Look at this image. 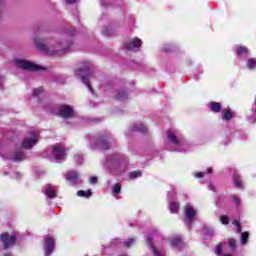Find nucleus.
<instances>
[{"label": "nucleus", "instance_id": "obj_31", "mask_svg": "<svg viewBox=\"0 0 256 256\" xmlns=\"http://www.w3.org/2000/svg\"><path fill=\"white\" fill-rule=\"evenodd\" d=\"M77 195H78V197H91L92 192H91V190H88V191L80 190L77 192Z\"/></svg>", "mask_w": 256, "mask_h": 256}, {"label": "nucleus", "instance_id": "obj_19", "mask_svg": "<svg viewBox=\"0 0 256 256\" xmlns=\"http://www.w3.org/2000/svg\"><path fill=\"white\" fill-rule=\"evenodd\" d=\"M146 243H147L149 249L152 251L154 256H165V254H163V253L157 251V249H155V246L153 245V237L152 236H147Z\"/></svg>", "mask_w": 256, "mask_h": 256}, {"label": "nucleus", "instance_id": "obj_45", "mask_svg": "<svg viewBox=\"0 0 256 256\" xmlns=\"http://www.w3.org/2000/svg\"><path fill=\"white\" fill-rule=\"evenodd\" d=\"M66 3L71 5L73 3H77V0H66Z\"/></svg>", "mask_w": 256, "mask_h": 256}, {"label": "nucleus", "instance_id": "obj_7", "mask_svg": "<svg viewBox=\"0 0 256 256\" xmlns=\"http://www.w3.org/2000/svg\"><path fill=\"white\" fill-rule=\"evenodd\" d=\"M197 217V209L190 203H187L184 207V223L185 225H191Z\"/></svg>", "mask_w": 256, "mask_h": 256}, {"label": "nucleus", "instance_id": "obj_2", "mask_svg": "<svg viewBox=\"0 0 256 256\" xmlns=\"http://www.w3.org/2000/svg\"><path fill=\"white\" fill-rule=\"evenodd\" d=\"M87 139L88 147L92 151H97V149L107 151V149H111V143H115V137L109 131H102L96 136L88 135Z\"/></svg>", "mask_w": 256, "mask_h": 256}, {"label": "nucleus", "instance_id": "obj_47", "mask_svg": "<svg viewBox=\"0 0 256 256\" xmlns=\"http://www.w3.org/2000/svg\"><path fill=\"white\" fill-rule=\"evenodd\" d=\"M100 3H101V5H102V7H105L106 4H105V2H103V0H101Z\"/></svg>", "mask_w": 256, "mask_h": 256}, {"label": "nucleus", "instance_id": "obj_40", "mask_svg": "<svg viewBox=\"0 0 256 256\" xmlns=\"http://www.w3.org/2000/svg\"><path fill=\"white\" fill-rule=\"evenodd\" d=\"M204 175H205V173H203V172H198V173L194 174L196 179H203Z\"/></svg>", "mask_w": 256, "mask_h": 256}, {"label": "nucleus", "instance_id": "obj_3", "mask_svg": "<svg viewBox=\"0 0 256 256\" xmlns=\"http://www.w3.org/2000/svg\"><path fill=\"white\" fill-rule=\"evenodd\" d=\"M167 141L173 145L172 151H185L187 149V143L185 137L179 132V130H167L166 132Z\"/></svg>", "mask_w": 256, "mask_h": 256}, {"label": "nucleus", "instance_id": "obj_46", "mask_svg": "<svg viewBox=\"0 0 256 256\" xmlns=\"http://www.w3.org/2000/svg\"><path fill=\"white\" fill-rule=\"evenodd\" d=\"M207 172H208V173H213V168H208V169H207Z\"/></svg>", "mask_w": 256, "mask_h": 256}, {"label": "nucleus", "instance_id": "obj_21", "mask_svg": "<svg viewBox=\"0 0 256 256\" xmlns=\"http://www.w3.org/2000/svg\"><path fill=\"white\" fill-rule=\"evenodd\" d=\"M131 131H138L139 133H147V126H145L143 123L134 124L131 127Z\"/></svg>", "mask_w": 256, "mask_h": 256}, {"label": "nucleus", "instance_id": "obj_32", "mask_svg": "<svg viewBox=\"0 0 256 256\" xmlns=\"http://www.w3.org/2000/svg\"><path fill=\"white\" fill-rule=\"evenodd\" d=\"M223 249H224L223 243H219V244L216 246L215 254H216L217 256L223 255Z\"/></svg>", "mask_w": 256, "mask_h": 256}, {"label": "nucleus", "instance_id": "obj_41", "mask_svg": "<svg viewBox=\"0 0 256 256\" xmlns=\"http://www.w3.org/2000/svg\"><path fill=\"white\" fill-rule=\"evenodd\" d=\"M90 183H91V185H96V183H97V176L91 177L90 178Z\"/></svg>", "mask_w": 256, "mask_h": 256}, {"label": "nucleus", "instance_id": "obj_8", "mask_svg": "<svg viewBox=\"0 0 256 256\" xmlns=\"http://www.w3.org/2000/svg\"><path fill=\"white\" fill-rule=\"evenodd\" d=\"M14 63L16 67H19L20 69H24L25 71H40V69H43V67L33 62H29L28 60L16 59Z\"/></svg>", "mask_w": 256, "mask_h": 256}, {"label": "nucleus", "instance_id": "obj_36", "mask_svg": "<svg viewBox=\"0 0 256 256\" xmlns=\"http://www.w3.org/2000/svg\"><path fill=\"white\" fill-rule=\"evenodd\" d=\"M74 160L78 163V165H81L83 163V155L81 154H76L74 156Z\"/></svg>", "mask_w": 256, "mask_h": 256}, {"label": "nucleus", "instance_id": "obj_16", "mask_svg": "<svg viewBox=\"0 0 256 256\" xmlns=\"http://www.w3.org/2000/svg\"><path fill=\"white\" fill-rule=\"evenodd\" d=\"M141 45H143V41H141V39L133 38L130 41L125 42L124 49H126V51H133V49H139Z\"/></svg>", "mask_w": 256, "mask_h": 256}, {"label": "nucleus", "instance_id": "obj_26", "mask_svg": "<svg viewBox=\"0 0 256 256\" xmlns=\"http://www.w3.org/2000/svg\"><path fill=\"white\" fill-rule=\"evenodd\" d=\"M170 244L172 247H179L180 245H183V240L179 237H174L170 240Z\"/></svg>", "mask_w": 256, "mask_h": 256}, {"label": "nucleus", "instance_id": "obj_15", "mask_svg": "<svg viewBox=\"0 0 256 256\" xmlns=\"http://www.w3.org/2000/svg\"><path fill=\"white\" fill-rule=\"evenodd\" d=\"M4 159H8V161L20 162L25 161V159H27V155H25L23 148H19L14 152L13 156H6Z\"/></svg>", "mask_w": 256, "mask_h": 256}, {"label": "nucleus", "instance_id": "obj_44", "mask_svg": "<svg viewBox=\"0 0 256 256\" xmlns=\"http://www.w3.org/2000/svg\"><path fill=\"white\" fill-rule=\"evenodd\" d=\"M208 189H210V191H215V186L213 184H209Z\"/></svg>", "mask_w": 256, "mask_h": 256}, {"label": "nucleus", "instance_id": "obj_43", "mask_svg": "<svg viewBox=\"0 0 256 256\" xmlns=\"http://www.w3.org/2000/svg\"><path fill=\"white\" fill-rule=\"evenodd\" d=\"M164 51H166V53H169V51H171V45H169V44L165 45Z\"/></svg>", "mask_w": 256, "mask_h": 256}, {"label": "nucleus", "instance_id": "obj_25", "mask_svg": "<svg viewBox=\"0 0 256 256\" xmlns=\"http://www.w3.org/2000/svg\"><path fill=\"white\" fill-rule=\"evenodd\" d=\"M247 69H250V71H253V69H256V59L255 58H249L246 63Z\"/></svg>", "mask_w": 256, "mask_h": 256}, {"label": "nucleus", "instance_id": "obj_6", "mask_svg": "<svg viewBox=\"0 0 256 256\" xmlns=\"http://www.w3.org/2000/svg\"><path fill=\"white\" fill-rule=\"evenodd\" d=\"M47 109H50V113H57L60 117H63V119H71V117L75 116L73 107L67 104H62L60 106L49 104Z\"/></svg>", "mask_w": 256, "mask_h": 256}, {"label": "nucleus", "instance_id": "obj_11", "mask_svg": "<svg viewBox=\"0 0 256 256\" xmlns=\"http://www.w3.org/2000/svg\"><path fill=\"white\" fill-rule=\"evenodd\" d=\"M168 201H169V209L172 213H179V208L181 205L179 202L173 201V199H176L177 197V192L175 191V188H171V191L168 192Z\"/></svg>", "mask_w": 256, "mask_h": 256}, {"label": "nucleus", "instance_id": "obj_13", "mask_svg": "<svg viewBox=\"0 0 256 256\" xmlns=\"http://www.w3.org/2000/svg\"><path fill=\"white\" fill-rule=\"evenodd\" d=\"M55 250V239L51 236L44 237V251L45 255L49 256Z\"/></svg>", "mask_w": 256, "mask_h": 256}, {"label": "nucleus", "instance_id": "obj_22", "mask_svg": "<svg viewBox=\"0 0 256 256\" xmlns=\"http://www.w3.org/2000/svg\"><path fill=\"white\" fill-rule=\"evenodd\" d=\"M233 182L235 187H237V189H241V187H243V182L241 181V176H239V174L234 173L233 175Z\"/></svg>", "mask_w": 256, "mask_h": 256}, {"label": "nucleus", "instance_id": "obj_1", "mask_svg": "<svg viewBox=\"0 0 256 256\" xmlns=\"http://www.w3.org/2000/svg\"><path fill=\"white\" fill-rule=\"evenodd\" d=\"M34 44L44 55H59L69 51L73 45V39H68L65 42H57L55 40H47L43 38H34Z\"/></svg>", "mask_w": 256, "mask_h": 256}, {"label": "nucleus", "instance_id": "obj_48", "mask_svg": "<svg viewBox=\"0 0 256 256\" xmlns=\"http://www.w3.org/2000/svg\"><path fill=\"white\" fill-rule=\"evenodd\" d=\"M35 35H39V32L36 31V32H35Z\"/></svg>", "mask_w": 256, "mask_h": 256}, {"label": "nucleus", "instance_id": "obj_42", "mask_svg": "<svg viewBox=\"0 0 256 256\" xmlns=\"http://www.w3.org/2000/svg\"><path fill=\"white\" fill-rule=\"evenodd\" d=\"M233 224L236 225V227H237V232H238V233H241V226L239 225V222L234 221Z\"/></svg>", "mask_w": 256, "mask_h": 256}, {"label": "nucleus", "instance_id": "obj_34", "mask_svg": "<svg viewBox=\"0 0 256 256\" xmlns=\"http://www.w3.org/2000/svg\"><path fill=\"white\" fill-rule=\"evenodd\" d=\"M141 175H142L141 171H133L129 173L130 179H137L141 177Z\"/></svg>", "mask_w": 256, "mask_h": 256}, {"label": "nucleus", "instance_id": "obj_23", "mask_svg": "<svg viewBox=\"0 0 256 256\" xmlns=\"http://www.w3.org/2000/svg\"><path fill=\"white\" fill-rule=\"evenodd\" d=\"M247 53H249V49H247V47L245 46L236 47V55H238V57H241V55H247Z\"/></svg>", "mask_w": 256, "mask_h": 256}, {"label": "nucleus", "instance_id": "obj_28", "mask_svg": "<svg viewBox=\"0 0 256 256\" xmlns=\"http://www.w3.org/2000/svg\"><path fill=\"white\" fill-rule=\"evenodd\" d=\"M249 240V232H243L240 237L241 245H247Z\"/></svg>", "mask_w": 256, "mask_h": 256}, {"label": "nucleus", "instance_id": "obj_17", "mask_svg": "<svg viewBox=\"0 0 256 256\" xmlns=\"http://www.w3.org/2000/svg\"><path fill=\"white\" fill-rule=\"evenodd\" d=\"M133 243H135V239H133V238H129L128 240H126V241H121L120 239H118V238H114V239H112V241L110 242V247H115V246H117V247H121V245H123L124 247H127V248H129V247H131V245H133Z\"/></svg>", "mask_w": 256, "mask_h": 256}, {"label": "nucleus", "instance_id": "obj_10", "mask_svg": "<svg viewBox=\"0 0 256 256\" xmlns=\"http://www.w3.org/2000/svg\"><path fill=\"white\" fill-rule=\"evenodd\" d=\"M52 157L55 159L56 163H61L67 159V152L65 147L61 145H55L52 149Z\"/></svg>", "mask_w": 256, "mask_h": 256}, {"label": "nucleus", "instance_id": "obj_4", "mask_svg": "<svg viewBox=\"0 0 256 256\" xmlns=\"http://www.w3.org/2000/svg\"><path fill=\"white\" fill-rule=\"evenodd\" d=\"M105 167L110 170L125 171L127 157L123 154H113L106 157Z\"/></svg>", "mask_w": 256, "mask_h": 256}, {"label": "nucleus", "instance_id": "obj_38", "mask_svg": "<svg viewBox=\"0 0 256 256\" xmlns=\"http://www.w3.org/2000/svg\"><path fill=\"white\" fill-rule=\"evenodd\" d=\"M232 199L236 205V207H239V205H241V199H239L238 197L236 196H232Z\"/></svg>", "mask_w": 256, "mask_h": 256}, {"label": "nucleus", "instance_id": "obj_29", "mask_svg": "<svg viewBox=\"0 0 256 256\" xmlns=\"http://www.w3.org/2000/svg\"><path fill=\"white\" fill-rule=\"evenodd\" d=\"M223 111H224V115H223L224 121H230V119L233 118V112H231V110H223Z\"/></svg>", "mask_w": 256, "mask_h": 256}, {"label": "nucleus", "instance_id": "obj_30", "mask_svg": "<svg viewBox=\"0 0 256 256\" xmlns=\"http://www.w3.org/2000/svg\"><path fill=\"white\" fill-rule=\"evenodd\" d=\"M228 247H230L231 251H235L237 249V241L235 239H228Z\"/></svg>", "mask_w": 256, "mask_h": 256}, {"label": "nucleus", "instance_id": "obj_35", "mask_svg": "<svg viewBox=\"0 0 256 256\" xmlns=\"http://www.w3.org/2000/svg\"><path fill=\"white\" fill-rule=\"evenodd\" d=\"M102 34L105 35L106 37H111V35H113V29L105 28L102 30Z\"/></svg>", "mask_w": 256, "mask_h": 256}, {"label": "nucleus", "instance_id": "obj_27", "mask_svg": "<svg viewBox=\"0 0 256 256\" xmlns=\"http://www.w3.org/2000/svg\"><path fill=\"white\" fill-rule=\"evenodd\" d=\"M119 193H121V184H114L112 187L113 197H118Z\"/></svg>", "mask_w": 256, "mask_h": 256}, {"label": "nucleus", "instance_id": "obj_12", "mask_svg": "<svg viewBox=\"0 0 256 256\" xmlns=\"http://www.w3.org/2000/svg\"><path fill=\"white\" fill-rule=\"evenodd\" d=\"M66 181H69L71 185H81L83 181H81V176L77 171H69L65 175Z\"/></svg>", "mask_w": 256, "mask_h": 256}, {"label": "nucleus", "instance_id": "obj_18", "mask_svg": "<svg viewBox=\"0 0 256 256\" xmlns=\"http://www.w3.org/2000/svg\"><path fill=\"white\" fill-rule=\"evenodd\" d=\"M45 195L46 197H49V199H55V197H57V187L51 184L46 185Z\"/></svg>", "mask_w": 256, "mask_h": 256}, {"label": "nucleus", "instance_id": "obj_37", "mask_svg": "<svg viewBox=\"0 0 256 256\" xmlns=\"http://www.w3.org/2000/svg\"><path fill=\"white\" fill-rule=\"evenodd\" d=\"M220 223H222V225H229V217L221 216L220 217Z\"/></svg>", "mask_w": 256, "mask_h": 256}, {"label": "nucleus", "instance_id": "obj_20", "mask_svg": "<svg viewBox=\"0 0 256 256\" xmlns=\"http://www.w3.org/2000/svg\"><path fill=\"white\" fill-rule=\"evenodd\" d=\"M114 97L117 101H127L129 94L125 90H117Z\"/></svg>", "mask_w": 256, "mask_h": 256}, {"label": "nucleus", "instance_id": "obj_14", "mask_svg": "<svg viewBox=\"0 0 256 256\" xmlns=\"http://www.w3.org/2000/svg\"><path fill=\"white\" fill-rule=\"evenodd\" d=\"M0 240L3 243L4 249H9V247H13L15 245V241H17V238L15 235H9L7 233H4L0 236Z\"/></svg>", "mask_w": 256, "mask_h": 256}, {"label": "nucleus", "instance_id": "obj_39", "mask_svg": "<svg viewBox=\"0 0 256 256\" xmlns=\"http://www.w3.org/2000/svg\"><path fill=\"white\" fill-rule=\"evenodd\" d=\"M12 179H21V174L19 172H14L11 174Z\"/></svg>", "mask_w": 256, "mask_h": 256}, {"label": "nucleus", "instance_id": "obj_24", "mask_svg": "<svg viewBox=\"0 0 256 256\" xmlns=\"http://www.w3.org/2000/svg\"><path fill=\"white\" fill-rule=\"evenodd\" d=\"M210 109L213 113H220L222 107L219 102H210Z\"/></svg>", "mask_w": 256, "mask_h": 256}, {"label": "nucleus", "instance_id": "obj_9", "mask_svg": "<svg viewBox=\"0 0 256 256\" xmlns=\"http://www.w3.org/2000/svg\"><path fill=\"white\" fill-rule=\"evenodd\" d=\"M37 143H39V132L32 131L31 135L22 141V149H32Z\"/></svg>", "mask_w": 256, "mask_h": 256}, {"label": "nucleus", "instance_id": "obj_5", "mask_svg": "<svg viewBox=\"0 0 256 256\" xmlns=\"http://www.w3.org/2000/svg\"><path fill=\"white\" fill-rule=\"evenodd\" d=\"M74 75L81 79L82 83L93 93V88H91V82L89 81V77L93 75V70L91 69V62H84L83 67L75 70Z\"/></svg>", "mask_w": 256, "mask_h": 256}, {"label": "nucleus", "instance_id": "obj_33", "mask_svg": "<svg viewBox=\"0 0 256 256\" xmlns=\"http://www.w3.org/2000/svg\"><path fill=\"white\" fill-rule=\"evenodd\" d=\"M43 87H39L34 89L33 91V97H41V95H43Z\"/></svg>", "mask_w": 256, "mask_h": 256}]
</instances>
